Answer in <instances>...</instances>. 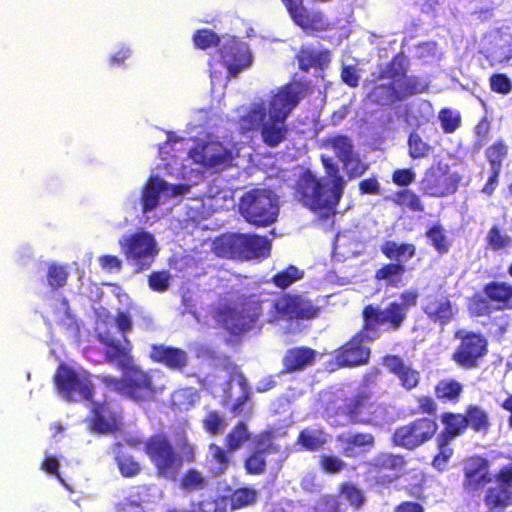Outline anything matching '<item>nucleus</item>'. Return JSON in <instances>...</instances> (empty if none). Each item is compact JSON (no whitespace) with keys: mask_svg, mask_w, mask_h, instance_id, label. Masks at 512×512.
<instances>
[{"mask_svg":"<svg viewBox=\"0 0 512 512\" xmlns=\"http://www.w3.org/2000/svg\"><path fill=\"white\" fill-rule=\"evenodd\" d=\"M325 173L332 180L328 187L309 169L304 170L295 181L294 199L305 208L315 213L320 219L326 220L336 214V207L342 197L346 181L339 173V167L331 158L321 156Z\"/></svg>","mask_w":512,"mask_h":512,"instance_id":"nucleus-1","label":"nucleus"},{"mask_svg":"<svg viewBox=\"0 0 512 512\" xmlns=\"http://www.w3.org/2000/svg\"><path fill=\"white\" fill-rule=\"evenodd\" d=\"M409 61L403 52L395 54L389 62L377 72V81L387 82L375 84L367 93L368 101L377 106L391 107L412 96L428 90V84L416 75H408Z\"/></svg>","mask_w":512,"mask_h":512,"instance_id":"nucleus-2","label":"nucleus"},{"mask_svg":"<svg viewBox=\"0 0 512 512\" xmlns=\"http://www.w3.org/2000/svg\"><path fill=\"white\" fill-rule=\"evenodd\" d=\"M400 300H393L380 307L367 304L361 311L362 325L378 339L382 331L396 332L400 330L408 318L410 309L417 304L418 293L405 290L400 294Z\"/></svg>","mask_w":512,"mask_h":512,"instance_id":"nucleus-3","label":"nucleus"},{"mask_svg":"<svg viewBox=\"0 0 512 512\" xmlns=\"http://www.w3.org/2000/svg\"><path fill=\"white\" fill-rule=\"evenodd\" d=\"M144 451L156 469L158 476L175 480L184 463L195 461L194 446L187 440L177 453L164 434L151 435L144 443Z\"/></svg>","mask_w":512,"mask_h":512,"instance_id":"nucleus-4","label":"nucleus"},{"mask_svg":"<svg viewBox=\"0 0 512 512\" xmlns=\"http://www.w3.org/2000/svg\"><path fill=\"white\" fill-rule=\"evenodd\" d=\"M270 241L259 235L224 234L214 241L215 253L223 258L254 259L270 255Z\"/></svg>","mask_w":512,"mask_h":512,"instance_id":"nucleus-5","label":"nucleus"},{"mask_svg":"<svg viewBox=\"0 0 512 512\" xmlns=\"http://www.w3.org/2000/svg\"><path fill=\"white\" fill-rule=\"evenodd\" d=\"M239 211L248 223L258 227L269 226L278 217L277 196L269 189H251L240 197Z\"/></svg>","mask_w":512,"mask_h":512,"instance_id":"nucleus-6","label":"nucleus"},{"mask_svg":"<svg viewBox=\"0 0 512 512\" xmlns=\"http://www.w3.org/2000/svg\"><path fill=\"white\" fill-rule=\"evenodd\" d=\"M58 393L67 401H92L95 394L91 374L84 369H74L61 362L53 377Z\"/></svg>","mask_w":512,"mask_h":512,"instance_id":"nucleus-7","label":"nucleus"},{"mask_svg":"<svg viewBox=\"0 0 512 512\" xmlns=\"http://www.w3.org/2000/svg\"><path fill=\"white\" fill-rule=\"evenodd\" d=\"M262 303L255 295L245 296L237 306L221 308L219 320L230 334L241 335L249 331L262 315Z\"/></svg>","mask_w":512,"mask_h":512,"instance_id":"nucleus-8","label":"nucleus"},{"mask_svg":"<svg viewBox=\"0 0 512 512\" xmlns=\"http://www.w3.org/2000/svg\"><path fill=\"white\" fill-rule=\"evenodd\" d=\"M386 413V406L379 403L373 392L367 389L358 390L346 398L336 411V414L347 417L352 424L364 425L384 419Z\"/></svg>","mask_w":512,"mask_h":512,"instance_id":"nucleus-9","label":"nucleus"},{"mask_svg":"<svg viewBox=\"0 0 512 512\" xmlns=\"http://www.w3.org/2000/svg\"><path fill=\"white\" fill-rule=\"evenodd\" d=\"M454 338L459 341L451 360L465 370L476 369L488 354V340L481 332L458 329Z\"/></svg>","mask_w":512,"mask_h":512,"instance_id":"nucleus-10","label":"nucleus"},{"mask_svg":"<svg viewBox=\"0 0 512 512\" xmlns=\"http://www.w3.org/2000/svg\"><path fill=\"white\" fill-rule=\"evenodd\" d=\"M377 340L363 325L345 343L333 352L332 364L336 369L357 368L367 365L371 348L366 342Z\"/></svg>","mask_w":512,"mask_h":512,"instance_id":"nucleus-11","label":"nucleus"},{"mask_svg":"<svg viewBox=\"0 0 512 512\" xmlns=\"http://www.w3.org/2000/svg\"><path fill=\"white\" fill-rule=\"evenodd\" d=\"M119 245L127 262L135 266L136 272L148 269L158 253L154 237L143 230L123 237Z\"/></svg>","mask_w":512,"mask_h":512,"instance_id":"nucleus-12","label":"nucleus"},{"mask_svg":"<svg viewBox=\"0 0 512 512\" xmlns=\"http://www.w3.org/2000/svg\"><path fill=\"white\" fill-rule=\"evenodd\" d=\"M311 93L310 81H293L280 87L269 101V115L274 122L285 123L300 101Z\"/></svg>","mask_w":512,"mask_h":512,"instance_id":"nucleus-13","label":"nucleus"},{"mask_svg":"<svg viewBox=\"0 0 512 512\" xmlns=\"http://www.w3.org/2000/svg\"><path fill=\"white\" fill-rule=\"evenodd\" d=\"M438 424L435 419L421 417L397 427L392 435V443L408 451H413L429 442L436 434Z\"/></svg>","mask_w":512,"mask_h":512,"instance_id":"nucleus-14","label":"nucleus"},{"mask_svg":"<svg viewBox=\"0 0 512 512\" xmlns=\"http://www.w3.org/2000/svg\"><path fill=\"white\" fill-rule=\"evenodd\" d=\"M274 318L309 320L318 317L321 308L303 294L284 293L273 301Z\"/></svg>","mask_w":512,"mask_h":512,"instance_id":"nucleus-15","label":"nucleus"},{"mask_svg":"<svg viewBox=\"0 0 512 512\" xmlns=\"http://www.w3.org/2000/svg\"><path fill=\"white\" fill-rule=\"evenodd\" d=\"M293 23L308 34L326 32L332 28L330 19L319 9L307 8L303 0H281Z\"/></svg>","mask_w":512,"mask_h":512,"instance_id":"nucleus-16","label":"nucleus"},{"mask_svg":"<svg viewBox=\"0 0 512 512\" xmlns=\"http://www.w3.org/2000/svg\"><path fill=\"white\" fill-rule=\"evenodd\" d=\"M460 177L440 165L428 168L421 181L420 190L429 197L444 198L454 194L459 187Z\"/></svg>","mask_w":512,"mask_h":512,"instance_id":"nucleus-17","label":"nucleus"},{"mask_svg":"<svg viewBox=\"0 0 512 512\" xmlns=\"http://www.w3.org/2000/svg\"><path fill=\"white\" fill-rule=\"evenodd\" d=\"M403 455L390 452H380L366 463L367 472L373 478L375 485L388 487L399 479L400 471L405 467Z\"/></svg>","mask_w":512,"mask_h":512,"instance_id":"nucleus-18","label":"nucleus"},{"mask_svg":"<svg viewBox=\"0 0 512 512\" xmlns=\"http://www.w3.org/2000/svg\"><path fill=\"white\" fill-rule=\"evenodd\" d=\"M122 373L125 374L124 397L137 403L149 402L154 399L156 389L148 372L133 364Z\"/></svg>","mask_w":512,"mask_h":512,"instance_id":"nucleus-19","label":"nucleus"},{"mask_svg":"<svg viewBox=\"0 0 512 512\" xmlns=\"http://www.w3.org/2000/svg\"><path fill=\"white\" fill-rule=\"evenodd\" d=\"M422 311L430 322L446 326L455 318L458 308L446 291L437 290L425 296Z\"/></svg>","mask_w":512,"mask_h":512,"instance_id":"nucleus-20","label":"nucleus"},{"mask_svg":"<svg viewBox=\"0 0 512 512\" xmlns=\"http://www.w3.org/2000/svg\"><path fill=\"white\" fill-rule=\"evenodd\" d=\"M279 448L272 442L269 432L261 433L253 439V450L244 459V469L247 475L258 476L266 472V456L275 454Z\"/></svg>","mask_w":512,"mask_h":512,"instance_id":"nucleus-21","label":"nucleus"},{"mask_svg":"<svg viewBox=\"0 0 512 512\" xmlns=\"http://www.w3.org/2000/svg\"><path fill=\"white\" fill-rule=\"evenodd\" d=\"M463 476V488L466 492L480 491L494 480L490 472V462L480 455H474L465 462Z\"/></svg>","mask_w":512,"mask_h":512,"instance_id":"nucleus-22","label":"nucleus"},{"mask_svg":"<svg viewBox=\"0 0 512 512\" xmlns=\"http://www.w3.org/2000/svg\"><path fill=\"white\" fill-rule=\"evenodd\" d=\"M221 62L228 71V77L234 78L247 69L252 62V56L246 44L230 39L218 50Z\"/></svg>","mask_w":512,"mask_h":512,"instance_id":"nucleus-23","label":"nucleus"},{"mask_svg":"<svg viewBox=\"0 0 512 512\" xmlns=\"http://www.w3.org/2000/svg\"><path fill=\"white\" fill-rule=\"evenodd\" d=\"M97 339L104 346V356L107 363L114 365L122 372L135 364L131 353L132 344L126 337H124V344L103 334H98Z\"/></svg>","mask_w":512,"mask_h":512,"instance_id":"nucleus-24","label":"nucleus"},{"mask_svg":"<svg viewBox=\"0 0 512 512\" xmlns=\"http://www.w3.org/2000/svg\"><path fill=\"white\" fill-rule=\"evenodd\" d=\"M340 453L346 458H357L369 453L375 446V438L369 432H348L336 436Z\"/></svg>","mask_w":512,"mask_h":512,"instance_id":"nucleus-25","label":"nucleus"},{"mask_svg":"<svg viewBox=\"0 0 512 512\" xmlns=\"http://www.w3.org/2000/svg\"><path fill=\"white\" fill-rule=\"evenodd\" d=\"M149 359L169 370L182 372L188 364L189 357L182 348L154 343L150 346Z\"/></svg>","mask_w":512,"mask_h":512,"instance_id":"nucleus-26","label":"nucleus"},{"mask_svg":"<svg viewBox=\"0 0 512 512\" xmlns=\"http://www.w3.org/2000/svg\"><path fill=\"white\" fill-rule=\"evenodd\" d=\"M92 429L100 434H106L118 429L120 424V411L112 402L92 400Z\"/></svg>","mask_w":512,"mask_h":512,"instance_id":"nucleus-27","label":"nucleus"},{"mask_svg":"<svg viewBox=\"0 0 512 512\" xmlns=\"http://www.w3.org/2000/svg\"><path fill=\"white\" fill-rule=\"evenodd\" d=\"M317 356L318 352L308 346L289 348L282 358L281 374L303 372L315 364Z\"/></svg>","mask_w":512,"mask_h":512,"instance_id":"nucleus-28","label":"nucleus"},{"mask_svg":"<svg viewBox=\"0 0 512 512\" xmlns=\"http://www.w3.org/2000/svg\"><path fill=\"white\" fill-rule=\"evenodd\" d=\"M196 155L198 157H195V160L207 168H227L232 165L233 161L231 150L218 141L206 142Z\"/></svg>","mask_w":512,"mask_h":512,"instance_id":"nucleus-29","label":"nucleus"},{"mask_svg":"<svg viewBox=\"0 0 512 512\" xmlns=\"http://www.w3.org/2000/svg\"><path fill=\"white\" fill-rule=\"evenodd\" d=\"M382 363L391 374L398 378L401 387L406 391H411L419 385L420 372L406 364L399 355H386L383 357Z\"/></svg>","mask_w":512,"mask_h":512,"instance_id":"nucleus-30","label":"nucleus"},{"mask_svg":"<svg viewBox=\"0 0 512 512\" xmlns=\"http://www.w3.org/2000/svg\"><path fill=\"white\" fill-rule=\"evenodd\" d=\"M168 187L169 184L159 176H150L141 192L142 211L154 210L159 205L161 193L168 191Z\"/></svg>","mask_w":512,"mask_h":512,"instance_id":"nucleus-31","label":"nucleus"},{"mask_svg":"<svg viewBox=\"0 0 512 512\" xmlns=\"http://www.w3.org/2000/svg\"><path fill=\"white\" fill-rule=\"evenodd\" d=\"M296 59L299 69L303 72H308L311 68L324 70L330 63V52L302 46L296 54Z\"/></svg>","mask_w":512,"mask_h":512,"instance_id":"nucleus-32","label":"nucleus"},{"mask_svg":"<svg viewBox=\"0 0 512 512\" xmlns=\"http://www.w3.org/2000/svg\"><path fill=\"white\" fill-rule=\"evenodd\" d=\"M440 421L443 425V430L437 438L452 442L454 439L462 436L467 427V421L463 414L444 412L440 416Z\"/></svg>","mask_w":512,"mask_h":512,"instance_id":"nucleus-33","label":"nucleus"},{"mask_svg":"<svg viewBox=\"0 0 512 512\" xmlns=\"http://www.w3.org/2000/svg\"><path fill=\"white\" fill-rule=\"evenodd\" d=\"M483 292L487 298L497 303V309L512 308V285L504 281H490L483 287Z\"/></svg>","mask_w":512,"mask_h":512,"instance_id":"nucleus-34","label":"nucleus"},{"mask_svg":"<svg viewBox=\"0 0 512 512\" xmlns=\"http://www.w3.org/2000/svg\"><path fill=\"white\" fill-rule=\"evenodd\" d=\"M483 501L487 512H506V509L512 506V490L505 486L489 487Z\"/></svg>","mask_w":512,"mask_h":512,"instance_id":"nucleus-35","label":"nucleus"},{"mask_svg":"<svg viewBox=\"0 0 512 512\" xmlns=\"http://www.w3.org/2000/svg\"><path fill=\"white\" fill-rule=\"evenodd\" d=\"M380 251L389 260L405 263L415 257L416 246L409 242L385 240L380 246Z\"/></svg>","mask_w":512,"mask_h":512,"instance_id":"nucleus-36","label":"nucleus"},{"mask_svg":"<svg viewBox=\"0 0 512 512\" xmlns=\"http://www.w3.org/2000/svg\"><path fill=\"white\" fill-rule=\"evenodd\" d=\"M328 441L327 433L320 428L302 429L296 439V445L302 450L316 452L321 450Z\"/></svg>","mask_w":512,"mask_h":512,"instance_id":"nucleus-37","label":"nucleus"},{"mask_svg":"<svg viewBox=\"0 0 512 512\" xmlns=\"http://www.w3.org/2000/svg\"><path fill=\"white\" fill-rule=\"evenodd\" d=\"M406 266L399 261H391L383 264L374 273L376 281H383L388 287H398L402 282Z\"/></svg>","mask_w":512,"mask_h":512,"instance_id":"nucleus-38","label":"nucleus"},{"mask_svg":"<svg viewBox=\"0 0 512 512\" xmlns=\"http://www.w3.org/2000/svg\"><path fill=\"white\" fill-rule=\"evenodd\" d=\"M225 499L231 510H240L256 504L258 491L251 486H242L233 489Z\"/></svg>","mask_w":512,"mask_h":512,"instance_id":"nucleus-39","label":"nucleus"},{"mask_svg":"<svg viewBox=\"0 0 512 512\" xmlns=\"http://www.w3.org/2000/svg\"><path fill=\"white\" fill-rule=\"evenodd\" d=\"M266 118V109L263 104H255L250 107L246 113L239 117L238 129L241 134L254 131L261 128Z\"/></svg>","mask_w":512,"mask_h":512,"instance_id":"nucleus-40","label":"nucleus"},{"mask_svg":"<svg viewBox=\"0 0 512 512\" xmlns=\"http://www.w3.org/2000/svg\"><path fill=\"white\" fill-rule=\"evenodd\" d=\"M509 155V145L503 138L496 139L484 152L485 159L491 170L502 171L504 162Z\"/></svg>","mask_w":512,"mask_h":512,"instance_id":"nucleus-41","label":"nucleus"},{"mask_svg":"<svg viewBox=\"0 0 512 512\" xmlns=\"http://www.w3.org/2000/svg\"><path fill=\"white\" fill-rule=\"evenodd\" d=\"M288 127L285 123L267 122L262 124L260 132L262 141L268 147L274 148L286 140L288 134Z\"/></svg>","mask_w":512,"mask_h":512,"instance_id":"nucleus-42","label":"nucleus"},{"mask_svg":"<svg viewBox=\"0 0 512 512\" xmlns=\"http://www.w3.org/2000/svg\"><path fill=\"white\" fill-rule=\"evenodd\" d=\"M434 392L438 400L455 404L463 392V385L455 379H443L435 385Z\"/></svg>","mask_w":512,"mask_h":512,"instance_id":"nucleus-43","label":"nucleus"},{"mask_svg":"<svg viewBox=\"0 0 512 512\" xmlns=\"http://www.w3.org/2000/svg\"><path fill=\"white\" fill-rule=\"evenodd\" d=\"M463 415L467 421V427H470L474 432L486 433L489 430V415L480 406L468 405Z\"/></svg>","mask_w":512,"mask_h":512,"instance_id":"nucleus-44","label":"nucleus"},{"mask_svg":"<svg viewBox=\"0 0 512 512\" xmlns=\"http://www.w3.org/2000/svg\"><path fill=\"white\" fill-rule=\"evenodd\" d=\"M251 440V433L245 422H238L225 436L224 442L227 451L233 453Z\"/></svg>","mask_w":512,"mask_h":512,"instance_id":"nucleus-45","label":"nucleus"},{"mask_svg":"<svg viewBox=\"0 0 512 512\" xmlns=\"http://www.w3.org/2000/svg\"><path fill=\"white\" fill-rule=\"evenodd\" d=\"M323 144L325 147L333 149L340 162L354 153V145L351 138L344 134L326 137Z\"/></svg>","mask_w":512,"mask_h":512,"instance_id":"nucleus-46","label":"nucleus"},{"mask_svg":"<svg viewBox=\"0 0 512 512\" xmlns=\"http://www.w3.org/2000/svg\"><path fill=\"white\" fill-rule=\"evenodd\" d=\"M123 444H115L114 452L116 454L115 459L122 476L131 478L138 475L141 471L140 464L130 455H127L122 451Z\"/></svg>","mask_w":512,"mask_h":512,"instance_id":"nucleus-47","label":"nucleus"},{"mask_svg":"<svg viewBox=\"0 0 512 512\" xmlns=\"http://www.w3.org/2000/svg\"><path fill=\"white\" fill-rule=\"evenodd\" d=\"M450 444L449 441L436 439L437 453L432 458L431 466L437 472H444L449 467V462L454 455V449Z\"/></svg>","mask_w":512,"mask_h":512,"instance_id":"nucleus-48","label":"nucleus"},{"mask_svg":"<svg viewBox=\"0 0 512 512\" xmlns=\"http://www.w3.org/2000/svg\"><path fill=\"white\" fill-rule=\"evenodd\" d=\"M425 236L440 255L446 254L449 251L451 242L446 235L445 228L441 224L435 223L430 226L426 230Z\"/></svg>","mask_w":512,"mask_h":512,"instance_id":"nucleus-49","label":"nucleus"},{"mask_svg":"<svg viewBox=\"0 0 512 512\" xmlns=\"http://www.w3.org/2000/svg\"><path fill=\"white\" fill-rule=\"evenodd\" d=\"M305 273L295 265H289L271 278V283L280 289H286L294 282L303 279Z\"/></svg>","mask_w":512,"mask_h":512,"instance_id":"nucleus-50","label":"nucleus"},{"mask_svg":"<svg viewBox=\"0 0 512 512\" xmlns=\"http://www.w3.org/2000/svg\"><path fill=\"white\" fill-rule=\"evenodd\" d=\"M207 479L203 474L194 469H188L179 480V487L185 492H194L205 489Z\"/></svg>","mask_w":512,"mask_h":512,"instance_id":"nucleus-51","label":"nucleus"},{"mask_svg":"<svg viewBox=\"0 0 512 512\" xmlns=\"http://www.w3.org/2000/svg\"><path fill=\"white\" fill-rule=\"evenodd\" d=\"M408 154L412 159L428 157L432 146L426 142L419 133L413 131L408 136Z\"/></svg>","mask_w":512,"mask_h":512,"instance_id":"nucleus-52","label":"nucleus"},{"mask_svg":"<svg viewBox=\"0 0 512 512\" xmlns=\"http://www.w3.org/2000/svg\"><path fill=\"white\" fill-rule=\"evenodd\" d=\"M395 202L412 212H424L425 206L421 197L410 189H403L395 193Z\"/></svg>","mask_w":512,"mask_h":512,"instance_id":"nucleus-53","label":"nucleus"},{"mask_svg":"<svg viewBox=\"0 0 512 512\" xmlns=\"http://www.w3.org/2000/svg\"><path fill=\"white\" fill-rule=\"evenodd\" d=\"M338 490L340 495L356 510L360 509L366 501L363 491L351 482L341 483Z\"/></svg>","mask_w":512,"mask_h":512,"instance_id":"nucleus-54","label":"nucleus"},{"mask_svg":"<svg viewBox=\"0 0 512 512\" xmlns=\"http://www.w3.org/2000/svg\"><path fill=\"white\" fill-rule=\"evenodd\" d=\"M202 427L208 434L216 436L224 432L226 421L219 411L210 410L202 420Z\"/></svg>","mask_w":512,"mask_h":512,"instance_id":"nucleus-55","label":"nucleus"},{"mask_svg":"<svg viewBox=\"0 0 512 512\" xmlns=\"http://www.w3.org/2000/svg\"><path fill=\"white\" fill-rule=\"evenodd\" d=\"M192 39L194 46L201 50L217 47L220 44L219 35L208 28L198 29L193 34Z\"/></svg>","mask_w":512,"mask_h":512,"instance_id":"nucleus-56","label":"nucleus"},{"mask_svg":"<svg viewBox=\"0 0 512 512\" xmlns=\"http://www.w3.org/2000/svg\"><path fill=\"white\" fill-rule=\"evenodd\" d=\"M438 118L442 130L446 134L454 133L460 127L462 121L460 113L450 108H442L438 113Z\"/></svg>","mask_w":512,"mask_h":512,"instance_id":"nucleus-57","label":"nucleus"},{"mask_svg":"<svg viewBox=\"0 0 512 512\" xmlns=\"http://www.w3.org/2000/svg\"><path fill=\"white\" fill-rule=\"evenodd\" d=\"M486 245L493 251H499L501 249L507 248L511 245V238L501 232V229L494 225L492 226L486 236Z\"/></svg>","mask_w":512,"mask_h":512,"instance_id":"nucleus-58","label":"nucleus"},{"mask_svg":"<svg viewBox=\"0 0 512 512\" xmlns=\"http://www.w3.org/2000/svg\"><path fill=\"white\" fill-rule=\"evenodd\" d=\"M491 301L485 295H473L468 302V311L472 316L482 317L488 316L493 312Z\"/></svg>","mask_w":512,"mask_h":512,"instance_id":"nucleus-59","label":"nucleus"},{"mask_svg":"<svg viewBox=\"0 0 512 512\" xmlns=\"http://www.w3.org/2000/svg\"><path fill=\"white\" fill-rule=\"evenodd\" d=\"M349 179L361 177L369 168V165L354 153L341 162Z\"/></svg>","mask_w":512,"mask_h":512,"instance_id":"nucleus-60","label":"nucleus"},{"mask_svg":"<svg viewBox=\"0 0 512 512\" xmlns=\"http://www.w3.org/2000/svg\"><path fill=\"white\" fill-rule=\"evenodd\" d=\"M313 512H345V508L337 495L326 494L318 499Z\"/></svg>","mask_w":512,"mask_h":512,"instance_id":"nucleus-61","label":"nucleus"},{"mask_svg":"<svg viewBox=\"0 0 512 512\" xmlns=\"http://www.w3.org/2000/svg\"><path fill=\"white\" fill-rule=\"evenodd\" d=\"M69 273L64 266L52 264L48 267L47 281L54 288H61L66 285Z\"/></svg>","mask_w":512,"mask_h":512,"instance_id":"nucleus-62","label":"nucleus"},{"mask_svg":"<svg viewBox=\"0 0 512 512\" xmlns=\"http://www.w3.org/2000/svg\"><path fill=\"white\" fill-rule=\"evenodd\" d=\"M209 453L211 455V461L217 465V469L220 473L226 471L230 465V458L228 456L229 451L227 448L211 443L209 445Z\"/></svg>","mask_w":512,"mask_h":512,"instance_id":"nucleus-63","label":"nucleus"},{"mask_svg":"<svg viewBox=\"0 0 512 512\" xmlns=\"http://www.w3.org/2000/svg\"><path fill=\"white\" fill-rule=\"evenodd\" d=\"M490 89L502 95L512 91V81L505 73H494L489 78Z\"/></svg>","mask_w":512,"mask_h":512,"instance_id":"nucleus-64","label":"nucleus"}]
</instances>
